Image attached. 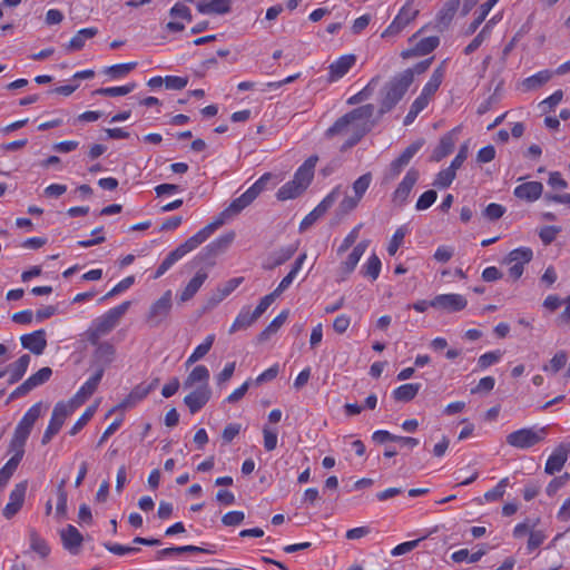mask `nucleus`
I'll list each match as a JSON object with an SVG mask.
<instances>
[{
	"mask_svg": "<svg viewBox=\"0 0 570 570\" xmlns=\"http://www.w3.org/2000/svg\"><path fill=\"white\" fill-rule=\"evenodd\" d=\"M372 104L363 105L340 117L326 131L327 138H345L342 150L356 145L374 126Z\"/></svg>",
	"mask_w": 570,
	"mask_h": 570,
	"instance_id": "obj_1",
	"label": "nucleus"
},
{
	"mask_svg": "<svg viewBox=\"0 0 570 570\" xmlns=\"http://www.w3.org/2000/svg\"><path fill=\"white\" fill-rule=\"evenodd\" d=\"M42 403L33 404L17 424L12 439L9 444V451L12 456L0 470V491L7 485L10 478L17 470L24 454L26 442L33 429L35 423L41 416Z\"/></svg>",
	"mask_w": 570,
	"mask_h": 570,
	"instance_id": "obj_2",
	"label": "nucleus"
},
{
	"mask_svg": "<svg viewBox=\"0 0 570 570\" xmlns=\"http://www.w3.org/2000/svg\"><path fill=\"white\" fill-rule=\"evenodd\" d=\"M130 305V301H125L95 318L85 333L87 341L90 344H97L101 337L108 335L120 323Z\"/></svg>",
	"mask_w": 570,
	"mask_h": 570,
	"instance_id": "obj_3",
	"label": "nucleus"
},
{
	"mask_svg": "<svg viewBox=\"0 0 570 570\" xmlns=\"http://www.w3.org/2000/svg\"><path fill=\"white\" fill-rule=\"evenodd\" d=\"M445 75V61L434 69L429 81L423 87L420 96L412 102L407 115L404 118V125H411L417 115L428 107L435 92L439 90Z\"/></svg>",
	"mask_w": 570,
	"mask_h": 570,
	"instance_id": "obj_4",
	"label": "nucleus"
},
{
	"mask_svg": "<svg viewBox=\"0 0 570 570\" xmlns=\"http://www.w3.org/2000/svg\"><path fill=\"white\" fill-rule=\"evenodd\" d=\"M412 85V72L403 71L393 77L383 88L380 102V115L392 110L403 98L409 87Z\"/></svg>",
	"mask_w": 570,
	"mask_h": 570,
	"instance_id": "obj_5",
	"label": "nucleus"
},
{
	"mask_svg": "<svg viewBox=\"0 0 570 570\" xmlns=\"http://www.w3.org/2000/svg\"><path fill=\"white\" fill-rule=\"evenodd\" d=\"M547 428H524L507 435V443L517 449H529L544 440Z\"/></svg>",
	"mask_w": 570,
	"mask_h": 570,
	"instance_id": "obj_6",
	"label": "nucleus"
},
{
	"mask_svg": "<svg viewBox=\"0 0 570 570\" xmlns=\"http://www.w3.org/2000/svg\"><path fill=\"white\" fill-rule=\"evenodd\" d=\"M76 409L77 407L73 404H71L69 401L68 402H58L55 405L49 425L46 429V431L42 435V439H41V443L43 445L48 444L52 440V438L62 428L65 420L69 415H71Z\"/></svg>",
	"mask_w": 570,
	"mask_h": 570,
	"instance_id": "obj_7",
	"label": "nucleus"
},
{
	"mask_svg": "<svg viewBox=\"0 0 570 570\" xmlns=\"http://www.w3.org/2000/svg\"><path fill=\"white\" fill-rule=\"evenodd\" d=\"M420 10L415 6L414 0H407L391 24L382 32L381 37L389 38L397 36L407 24L415 20Z\"/></svg>",
	"mask_w": 570,
	"mask_h": 570,
	"instance_id": "obj_8",
	"label": "nucleus"
},
{
	"mask_svg": "<svg viewBox=\"0 0 570 570\" xmlns=\"http://www.w3.org/2000/svg\"><path fill=\"white\" fill-rule=\"evenodd\" d=\"M371 181H372L371 173H366V174L362 175L361 177H358L353 183L354 195H345L338 205V210L342 214H348L352 210H354L357 207L361 199L363 198L366 190L368 189Z\"/></svg>",
	"mask_w": 570,
	"mask_h": 570,
	"instance_id": "obj_9",
	"label": "nucleus"
},
{
	"mask_svg": "<svg viewBox=\"0 0 570 570\" xmlns=\"http://www.w3.org/2000/svg\"><path fill=\"white\" fill-rule=\"evenodd\" d=\"M422 146L423 141L416 140L406 147L404 151L390 164L384 174V180L392 181L396 179L402 170L410 164L414 155L422 148Z\"/></svg>",
	"mask_w": 570,
	"mask_h": 570,
	"instance_id": "obj_10",
	"label": "nucleus"
},
{
	"mask_svg": "<svg viewBox=\"0 0 570 570\" xmlns=\"http://www.w3.org/2000/svg\"><path fill=\"white\" fill-rule=\"evenodd\" d=\"M533 257V252L529 247H520L509 253L504 263L508 264L509 275L512 279H519L524 269V265L528 264Z\"/></svg>",
	"mask_w": 570,
	"mask_h": 570,
	"instance_id": "obj_11",
	"label": "nucleus"
},
{
	"mask_svg": "<svg viewBox=\"0 0 570 570\" xmlns=\"http://www.w3.org/2000/svg\"><path fill=\"white\" fill-rule=\"evenodd\" d=\"M173 306L171 291H166L163 296L154 302L147 313V322L150 326H159L170 314Z\"/></svg>",
	"mask_w": 570,
	"mask_h": 570,
	"instance_id": "obj_12",
	"label": "nucleus"
},
{
	"mask_svg": "<svg viewBox=\"0 0 570 570\" xmlns=\"http://www.w3.org/2000/svg\"><path fill=\"white\" fill-rule=\"evenodd\" d=\"M52 375V370L48 366L40 368L38 372L28 377L22 384L11 392L7 400V404L12 400L21 397L33 389L45 384Z\"/></svg>",
	"mask_w": 570,
	"mask_h": 570,
	"instance_id": "obj_13",
	"label": "nucleus"
},
{
	"mask_svg": "<svg viewBox=\"0 0 570 570\" xmlns=\"http://www.w3.org/2000/svg\"><path fill=\"white\" fill-rule=\"evenodd\" d=\"M468 301L461 294H440L430 301V306L446 313H455L466 307Z\"/></svg>",
	"mask_w": 570,
	"mask_h": 570,
	"instance_id": "obj_14",
	"label": "nucleus"
},
{
	"mask_svg": "<svg viewBox=\"0 0 570 570\" xmlns=\"http://www.w3.org/2000/svg\"><path fill=\"white\" fill-rule=\"evenodd\" d=\"M342 195L341 186L335 187L309 214H307L301 222L299 229L305 230L309 228L320 217H322L328 208Z\"/></svg>",
	"mask_w": 570,
	"mask_h": 570,
	"instance_id": "obj_15",
	"label": "nucleus"
},
{
	"mask_svg": "<svg viewBox=\"0 0 570 570\" xmlns=\"http://www.w3.org/2000/svg\"><path fill=\"white\" fill-rule=\"evenodd\" d=\"M234 238L235 234L233 232L219 236L203 249L199 258L209 266H213L215 264L214 259L229 247Z\"/></svg>",
	"mask_w": 570,
	"mask_h": 570,
	"instance_id": "obj_16",
	"label": "nucleus"
},
{
	"mask_svg": "<svg viewBox=\"0 0 570 570\" xmlns=\"http://www.w3.org/2000/svg\"><path fill=\"white\" fill-rule=\"evenodd\" d=\"M419 177L420 173L417 169L411 168L407 170L406 175L392 194V203L394 205L402 207L406 203L411 190L419 180Z\"/></svg>",
	"mask_w": 570,
	"mask_h": 570,
	"instance_id": "obj_17",
	"label": "nucleus"
},
{
	"mask_svg": "<svg viewBox=\"0 0 570 570\" xmlns=\"http://www.w3.org/2000/svg\"><path fill=\"white\" fill-rule=\"evenodd\" d=\"M28 483L22 481L17 483L11 490L9 495V502L3 508L2 514L6 519L14 517L23 505Z\"/></svg>",
	"mask_w": 570,
	"mask_h": 570,
	"instance_id": "obj_18",
	"label": "nucleus"
},
{
	"mask_svg": "<svg viewBox=\"0 0 570 570\" xmlns=\"http://www.w3.org/2000/svg\"><path fill=\"white\" fill-rule=\"evenodd\" d=\"M102 376L104 367H97L95 374L85 382V384L79 389L75 396L69 400V402L76 407H79L81 404H83L95 393Z\"/></svg>",
	"mask_w": 570,
	"mask_h": 570,
	"instance_id": "obj_19",
	"label": "nucleus"
},
{
	"mask_svg": "<svg viewBox=\"0 0 570 570\" xmlns=\"http://www.w3.org/2000/svg\"><path fill=\"white\" fill-rule=\"evenodd\" d=\"M212 396V390L208 384H200L184 397V403L191 414L203 409Z\"/></svg>",
	"mask_w": 570,
	"mask_h": 570,
	"instance_id": "obj_20",
	"label": "nucleus"
},
{
	"mask_svg": "<svg viewBox=\"0 0 570 570\" xmlns=\"http://www.w3.org/2000/svg\"><path fill=\"white\" fill-rule=\"evenodd\" d=\"M368 244L370 240H362L353 248L347 258L344 262H342L338 268V281H345L348 277V275L355 269L361 257L365 253Z\"/></svg>",
	"mask_w": 570,
	"mask_h": 570,
	"instance_id": "obj_21",
	"label": "nucleus"
},
{
	"mask_svg": "<svg viewBox=\"0 0 570 570\" xmlns=\"http://www.w3.org/2000/svg\"><path fill=\"white\" fill-rule=\"evenodd\" d=\"M460 131L461 127H455L441 137L439 145L433 150L432 160L440 161L453 151Z\"/></svg>",
	"mask_w": 570,
	"mask_h": 570,
	"instance_id": "obj_22",
	"label": "nucleus"
},
{
	"mask_svg": "<svg viewBox=\"0 0 570 570\" xmlns=\"http://www.w3.org/2000/svg\"><path fill=\"white\" fill-rule=\"evenodd\" d=\"M20 343L23 348L29 350L35 355H41L47 347L46 331L38 330L20 336Z\"/></svg>",
	"mask_w": 570,
	"mask_h": 570,
	"instance_id": "obj_23",
	"label": "nucleus"
},
{
	"mask_svg": "<svg viewBox=\"0 0 570 570\" xmlns=\"http://www.w3.org/2000/svg\"><path fill=\"white\" fill-rule=\"evenodd\" d=\"M542 193L543 185L540 181H527L518 185L513 190V195L517 198L528 203L538 200L542 196Z\"/></svg>",
	"mask_w": 570,
	"mask_h": 570,
	"instance_id": "obj_24",
	"label": "nucleus"
},
{
	"mask_svg": "<svg viewBox=\"0 0 570 570\" xmlns=\"http://www.w3.org/2000/svg\"><path fill=\"white\" fill-rule=\"evenodd\" d=\"M318 157L313 155L308 157L304 164L296 170L293 180L303 189L305 190L313 177H314V168L317 164Z\"/></svg>",
	"mask_w": 570,
	"mask_h": 570,
	"instance_id": "obj_25",
	"label": "nucleus"
},
{
	"mask_svg": "<svg viewBox=\"0 0 570 570\" xmlns=\"http://www.w3.org/2000/svg\"><path fill=\"white\" fill-rule=\"evenodd\" d=\"M60 537L66 550L71 554L79 553L83 538L76 527L68 524L61 530Z\"/></svg>",
	"mask_w": 570,
	"mask_h": 570,
	"instance_id": "obj_26",
	"label": "nucleus"
},
{
	"mask_svg": "<svg viewBox=\"0 0 570 570\" xmlns=\"http://www.w3.org/2000/svg\"><path fill=\"white\" fill-rule=\"evenodd\" d=\"M96 350L94 352V361L98 367L104 370L109 366L116 358V347L109 342H100L94 344Z\"/></svg>",
	"mask_w": 570,
	"mask_h": 570,
	"instance_id": "obj_27",
	"label": "nucleus"
},
{
	"mask_svg": "<svg viewBox=\"0 0 570 570\" xmlns=\"http://www.w3.org/2000/svg\"><path fill=\"white\" fill-rule=\"evenodd\" d=\"M569 451L570 445L560 444L559 446H557L552 454L549 456L546 463L544 471L548 474H554L559 472L568 460Z\"/></svg>",
	"mask_w": 570,
	"mask_h": 570,
	"instance_id": "obj_28",
	"label": "nucleus"
},
{
	"mask_svg": "<svg viewBox=\"0 0 570 570\" xmlns=\"http://www.w3.org/2000/svg\"><path fill=\"white\" fill-rule=\"evenodd\" d=\"M356 58L354 55H345L340 57L330 66V81H336L345 76L355 63Z\"/></svg>",
	"mask_w": 570,
	"mask_h": 570,
	"instance_id": "obj_29",
	"label": "nucleus"
},
{
	"mask_svg": "<svg viewBox=\"0 0 570 570\" xmlns=\"http://www.w3.org/2000/svg\"><path fill=\"white\" fill-rule=\"evenodd\" d=\"M207 277V272L203 269L198 271L195 276L187 283L185 288L180 292L178 296L179 302L185 303L191 299L203 286Z\"/></svg>",
	"mask_w": 570,
	"mask_h": 570,
	"instance_id": "obj_30",
	"label": "nucleus"
},
{
	"mask_svg": "<svg viewBox=\"0 0 570 570\" xmlns=\"http://www.w3.org/2000/svg\"><path fill=\"white\" fill-rule=\"evenodd\" d=\"M440 43V39L436 36H431L421 39L413 49L405 50L402 52L403 58L412 56H424L432 52Z\"/></svg>",
	"mask_w": 570,
	"mask_h": 570,
	"instance_id": "obj_31",
	"label": "nucleus"
},
{
	"mask_svg": "<svg viewBox=\"0 0 570 570\" xmlns=\"http://www.w3.org/2000/svg\"><path fill=\"white\" fill-rule=\"evenodd\" d=\"M30 361V355L23 354L7 367L6 373H9V384H14L24 376Z\"/></svg>",
	"mask_w": 570,
	"mask_h": 570,
	"instance_id": "obj_32",
	"label": "nucleus"
},
{
	"mask_svg": "<svg viewBox=\"0 0 570 570\" xmlns=\"http://www.w3.org/2000/svg\"><path fill=\"white\" fill-rule=\"evenodd\" d=\"M232 0L199 1L197 10L203 14H224L229 12Z\"/></svg>",
	"mask_w": 570,
	"mask_h": 570,
	"instance_id": "obj_33",
	"label": "nucleus"
},
{
	"mask_svg": "<svg viewBox=\"0 0 570 570\" xmlns=\"http://www.w3.org/2000/svg\"><path fill=\"white\" fill-rule=\"evenodd\" d=\"M305 259H306V254L305 253L301 254L297 257V259L295 261V263H294L292 269L289 271V273L281 281L278 286L273 291L274 295H276L278 297L283 292H285L292 285V283L296 278L299 269L302 268V265H303Z\"/></svg>",
	"mask_w": 570,
	"mask_h": 570,
	"instance_id": "obj_34",
	"label": "nucleus"
},
{
	"mask_svg": "<svg viewBox=\"0 0 570 570\" xmlns=\"http://www.w3.org/2000/svg\"><path fill=\"white\" fill-rule=\"evenodd\" d=\"M98 33V29L95 27L80 29L69 41L66 49L68 51H77L83 48L85 42L88 39L94 38Z\"/></svg>",
	"mask_w": 570,
	"mask_h": 570,
	"instance_id": "obj_35",
	"label": "nucleus"
},
{
	"mask_svg": "<svg viewBox=\"0 0 570 570\" xmlns=\"http://www.w3.org/2000/svg\"><path fill=\"white\" fill-rule=\"evenodd\" d=\"M255 199L250 196V194L246 190L239 197L234 199L228 207L223 210V216L234 217L238 215L243 209L249 206Z\"/></svg>",
	"mask_w": 570,
	"mask_h": 570,
	"instance_id": "obj_36",
	"label": "nucleus"
},
{
	"mask_svg": "<svg viewBox=\"0 0 570 570\" xmlns=\"http://www.w3.org/2000/svg\"><path fill=\"white\" fill-rule=\"evenodd\" d=\"M209 371L205 365H197L184 381L185 389H191L196 383L208 384Z\"/></svg>",
	"mask_w": 570,
	"mask_h": 570,
	"instance_id": "obj_37",
	"label": "nucleus"
},
{
	"mask_svg": "<svg viewBox=\"0 0 570 570\" xmlns=\"http://www.w3.org/2000/svg\"><path fill=\"white\" fill-rule=\"evenodd\" d=\"M288 309L282 311L268 325L267 327L258 335L259 342H265L269 340V337L275 334L286 322L288 317Z\"/></svg>",
	"mask_w": 570,
	"mask_h": 570,
	"instance_id": "obj_38",
	"label": "nucleus"
},
{
	"mask_svg": "<svg viewBox=\"0 0 570 570\" xmlns=\"http://www.w3.org/2000/svg\"><path fill=\"white\" fill-rule=\"evenodd\" d=\"M552 77V72L550 70H542L537 72L535 75H532L528 78H525L522 81V87L524 90H535L547 83Z\"/></svg>",
	"mask_w": 570,
	"mask_h": 570,
	"instance_id": "obj_39",
	"label": "nucleus"
},
{
	"mask_svg": "<svg viewBox=\"0 0 570 570\" xmlns=\"http://www.w3.org/2000/svg\"><path fill=\"white\" fill-rule=\"evenodd\" d=\"M214 342H215L214 334L206 336L205 341L202 344H199L194 350V352L190 354V356L187 358L186 366H190L191 364L202 360L210 351Z\"/></svg>",
	"mask_w": 570,
	"mask_h": 570,
	"instance_id": "obj_40",
	"label": "nucleus"
},
{
	"mask_svg": "<svg viewBox=\"0 0 570 570\" xmlns=\"http://www.w3.org/2000/svg\"><path fill=\"white\" fill-rule=\"evenodd\" d=\"M420 384H403L393 391V397L400 402H409L416 396V394L420 391Z\"/></svg>",
	"mask_w": 570,
	"mask_h": 570,
	"instance_id": "obj_41",
	"label": "nucleus"
},
{
	"mask_svg": "<svg viewBox=\"0 0 570 570\" xmlns=\"http://www.w3.org/2000/svg\"><path fill=\"white\" fill-rule=\"evenodd\" d=\"M257 321L256 317H254L253 312L249 311V308H244L242 312L237 315L234 323L232 324L229 328V333L233 334L239 330L247 328L253 323Z\"/></svg>",
	"mask_w": 570,
	"mask_h": 570,
	"instance_id": "obj_42",
	"label": "nucleus"
},
{
	"mask_svg": "<svg viewBox=\"0 0 570 570\" xmlns=\"http://www.w3.org/2000/svg\"><path fill=\"white\" fill-rule=\"evenodd\" d=\"M207 239H208V237L206 236V233L200 229L194 236L189 237L187 240H185L183 244H180L177 247V249L181 253L183 256H185L188 253H190L191 250L196 249L199 245H202Z\"/></svg>",
	"mask_w": 570,
	"mask_h": 570,
	"instance_id": "obj_43",
	"label": "nucleus"
},
{
	"mask_svg": "<svg viewBox=\"0 0 570 570\" xmlns=\"http://www.w3.org/2000/svg\"><path fill=\"white\" fill-rule=\"evenodd\" d=\"M304 190L292 179L283 185L277 191L279 200L293 199L299 196Z\"/></svg>",
	"mask_w": 570,
	"mask_h": 570,
	"instance_id": "obj_44",
	"label": "nucleus"
},
{
	"mask_svg": "<svg viewBox=\"0 0 570 570\" xmlns=\"http://www.w3.org/2000/svg\"><path fill=\"white\" fill-rule=\"evenodd\" d=\"M136 88L135 83H128L120 87H108L100 88L94 91V95L108 96V97H118L126 96L130 94Z\"/></svg>",
	"mask_w": 570,
	"mask_h": 570,
	"instance_id": "obj_45",
	"label": "nucleus"
},
{
	"mask_svg": "<svg viewBox=\"0 0 570 570\" xmlns=\"http://www.w3.org/2000/svg\"><path fill=\"white\" fill-rule=\"evenodd\" d=\"M484 550H479L476 552L470 553L468 549H461L452 553L451 558L454 562L460 563L463 561H468L470 563L478 562L483 556Z\"/></svg>",
	"mask_w": 570,
	"mask_h": 570,
	"instance_id": "obj_46",
	"label": "nucleus"
},
{
	"mask_svg": "<svg viewBox=\"0 0 570 570\" xmlns=\"http://www.w3.org/2000/svg\"><path fill=\"white\" fill-rule=\"evenodd\" d=\"M567 361V353L564 351H560L554 354V356L550 360L549 364H544L542 366V370L544 372H551L556 374L566 365Z\"/></svg>",
	"mask_w": 570,
	"mask_h": 570,
	"instance_id": "obj_47",
	"label": "nucleus"
},
{
	"mask_svg": "<svg viewBox=\"0 0 570 570\" xmlns=\"http://www.w3.org/2000/svg\"><path fill=\"white\" fill-rule=\"evenodd\" d=\"M455 175H456V169L450 165L448 168L441 170L436 175V178H435L433 185L436 187H440V188H446L452 184V181L455 178Z\"/></svg>",
	"mask_w": 570,
	"mask_h": 570,
	"instance_id": "obj_48",
	"label": "nucleus"
},
{
	"mask_svg": "<svg viewBox=\"0 0 570 570\" xmlns=\"http://www.w3.org/2000/svg\"><path fill=\"white\" fill-rule=\"evenodd\" d=\"M489 36L490 22H487L482 30L475 36V38L464 48V53L470 55L474 52Z\"/></svg>",
	"mask_w": 570,
	"mask_h": 570,
	"instance_id": "obj_49",
	"label": "nucleus"
},
{
	"mask_svg": "<svg viewBox=\"0 0 570 570\" xmlns=\"http://www.w3.org/2000/svg\"><path fill=\"white\" fill-rule=\"evenodd\" d=\"M96 412V406L91 405L86 409V411L81 414V416L76 421L73 426L70 429L69 434L76 435L78 434L83 426L90 421V419L94 416Z\"/></svg>",
	"mask_w": 570,
	"mask_h": 570,
	"instance_id": "obj_50",
	"label": "nucleus"
},
{
	"mask_svg": "<svg viewBox=\"0 0 570 570\" xmlns=\"http://www.w3.org/2000/svg\"><path fill=\"white\" fill-rule=\"evenodd\" d=\"M135 67L136 62L119 63L108 67L105 72L112 78H120L129 73Z\"/></svg>",
	"mask_w": 570,
	"mask_h": 570,
	"instance_id": "obj_51",
	"label": "nucleus"
},
{
	"mask_svg": "<svg viewBox=\"0 0 570 570\" xmlns=\"http://www.w3.org/2000/svg\"><path fill=\"white\" fill-rule=\"evenodd\" d=\"M438 194L435 190L430 189L424 191L417 199L415 208L416 210H425L430 208L436 200Z\"/></svg>",
	"mask_w": 570,
	"mask_h": 570,
	"instance_id": "obj_52",
	"label": "nucleus"
},
{
	"mask_svg": "<svg viewBox=\"0 0 570 570\" xmlns=\"http://www.w3.org/2000/svg\"><path fill=\"white\" fill-rule=\"evenodd\" d=\"M406 234V229L404 227H400L396 229L394 235L392 236L389 246H387V253L393 256L396 254L400 246L403 244L404 237Z\"/></svg>",
	"mask_w": 570,
	"mask_h": 570,
	"instance_id": "obj_53",
	"label": "nucleus"
},
{
	"mask_svg": "<svg viewBox=\"0 0 570 570\" xmlns=\"http://www.w3.org/2000/svg\"><path fill=\"white\" fill-rule=\"evenodd\" d=\"M380 271H381V261L376 255H372L365 265L364 275L368 276L373 281H375L380 275Z\"/></svg>",
	"mask_w": 570,
	"mask_h": 570,
	"instance_id": "obj_54",
	"label": "nucleus"
},
{
	"mask_svg": "<svg viewBox=\"0 0 570 570\" xmlns=\"http://www.w3.org/2000/svg\"><path fill=\"white\" fill-rule=\"evenodd\" d=\"M362 227L363 224H358L348 233L337 249L338 254L346 252L357 240Z\"/></svg>",
	"mask_w": 570,
	"mask_h": 570,
	"instance_id": "obj_55",
	"label": "nucleus"
},
{
	"mask_svg": "<svg viewBox=\"0 0 570 570\" xmlns=\"http://www.w3.org/2000/svg\"><path fill=\"white\" fill-rule=\"evenodd\" d=\"M135 282L132 276H128L120 281L116 286H114L105 296L100 298V301L108 299L126 289H128Z\"/></svg>",
	"mask_w": 570,
	"mask_h": 570,
	"instance_id": "obj_56",
	"label": "nucleus"
},
{
	"mask_svg": "<svg viewBox=\"0 0 570 570\" xmlns=\"http://www.w3.org/2000/svg\"><path fill=\"white\" fill-rule=\"evenodd\" d=\"M560 230L561 228L558 226H544L540 229L539 237L544 245H549L556 239Z\"/></svg>",
	"mask_w": 570,
	"mask_h": 570,
	"instance_id": "obj_57",
	"label": "nucleus"
},
{
	"mask_svg": "<svg viewBox=\"0 0 570 570\" xmlns=\"http://www.w3.org/2000/svg\"><path fill=\"white\" fill-rule=\"evenodd\" d=\"M245 520V513L243 511H229L222 518V522L226 527H235L240 524Z\"/></svg>",
	"mask_w": 570,
	"mask_h": 570,
	"instance_id": "obj_58",
	"label": "nucleus"
},
{
	"mask_svg": "<svg viewBox=\"0 0 570 570\" xmlns=\"http://www.w3.org/2000/svg\"><path fill=\"white\" fill-rule=\"evenodd\" d=\"M502 357L501 351H493L482 354L479 360L478 364L481 368H487L491 366L492 364L499 362V360Z\"/></svg>",
	"mask_w": 570,
	"mask_h": 570,
	"instance_id": "obj_59",
	"label": "nucleus"
},
{
	"mask_svg": "<svg viewBox=\"0 0 570 570\" xmlns=\"http://www.w3.org/2000/svg\"><path fill=\"white\" fill-rule=\"evenodd\" d=\"M277 296L274 295V292L269 293L268 295H265L256 306V308L253 311L254 317L257 320L266 312V309L273 304Z\"/></svg>",
	"mask_w": 570,
	"mask_h": 570,
	"instance_id": "obj_60",
	"label": "nucleus"
},
{
	"mask_svg": "<svg viewBox=\"0 0 570 570\" xmlns=\"http://www.w3.org/2000/svg\"><path fill=\"white\" fill-rule=\"evenodd\" d=\"M164 83L167 89L171 90H180L184 89L188 83V78L186 77H177V76H167L164 79Z\"/></svg>",
	"mask_w": 570,
	"mask_h": 570,
	"instance_id": "obj_61",
	"label": "nucleus"
},
{
	"mask_svg": "<svg viewBox=\"0 0 570 570\" xmlns=\"http://www.w3.org/2000/svg\"><path fill=\"white\" fill-rule=\"evenodd\" d=\"M504 213L505 208L502 205L492 203L485 207L483 215L490 220H498L504 215Z\"/></svg>",
	"mask_w": 570,
	"mask_h": 570,
	"instance_id": "obj_62",
	"label": "nucleus"
},
{
	"mask_svg": "<svg viewBox=\"0 0 570 570\" xmlns=\"http://www.w3.org/2000/svg\"><path fill=\"white\" fill-rule=\"evenodd\" d=\"M272 178V175L269 173L264 174L256 183H254L247 191L250 194V196L256 199L257 196L265 189L266 184Z\"/></svg>",
	"mask_w": 570,
	"mask_h": 570,
	"instance_id": "obj_63",
	"label": "nucleus"
},
{
	"mask_svg": "<svg viewBox=\"0 0 570 570\" xmlns=\"http://www.w3.org/2000/svg\"><path fill=\"white\" fill-rule=\"evenodd\" d=\"M570 479L569 473H564L560 476L554 478L547 487L548 495L552 497L557 493V491L562 488Z\"/></svg>",
	"mask_w": 570,
	"mask_h": 570,
	"instance_id": "obj_64",
	"label": "nucleus"
}]
</instances>
